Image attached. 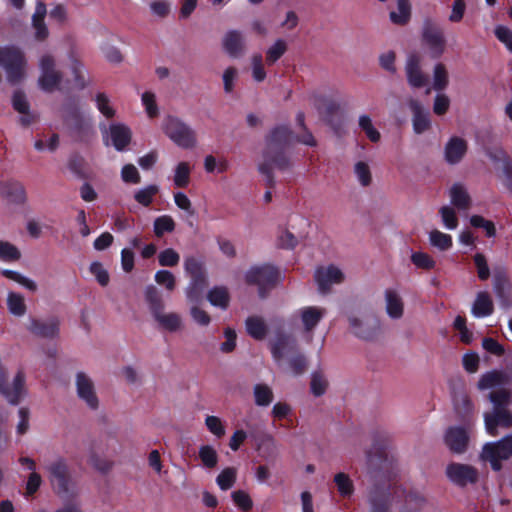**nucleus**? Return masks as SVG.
Masks as SVG:
<instances>
[{
  "label": "nucleus",
  "mask_w": 512,
  "mask_h": 512,
  "mask_svg": "<svg viewBox=\"0 0 512 512\" xmlns=\"http://www.w3.org/2000/svg\"><path fill=\"white\" fill-rule=\"evenodd\" d=\"M40 77L38 79L39 87L46 92L65 89H83L86 84V71L82 64L75 58L70 59V70L73 74L71 86L67 87L62 82L61 75L55 70L54 59L50 55H45L40 59Z\"/></svg>",
  "instance_id": "f257e3e1"
},
{
  "label": "nucleus",
  "mask_w": 512,
  "mask_h": 512,
  "mask_svg": "<svg viewBox=\"0 0 512 512\" xmlns=\"http://www.w3.org/2000/svg\"><path fill=\"white\" fill-rule=\"evenodd\" d=\"M493 405L491 412L484 413L485 429L491 436L497 435V427H512V413L508 409L512 395L508 389H499L489 394Z\"/></svg>",
  "instance_id": "f03ea898"
},
{
  "label": "nucleus",
  "mask_w": 512,
  "mask_h": 512,
  "mask_svg": "<svg viewBox=\"0 0 512 512\" xmlns=\"http://www.w3.org/2000/svg\"><path fill=\"white\" fill-rule=\"evenodd\" d=\"M144 296L148 304L149 311L159 329L170 333H176L183 328L182 317L178 313L165 312L164 302L154 286H147L144 291Z\"/></svg>",
  "instance_id": "7ed1b4c3"
},
{
  "label": "nucleus",
  "mask_w": 512,
  "mask_h": 512,
  "mask_svg": "<svg viewBox=\"0 0 512 512\" xmlns=\"http://www.w3.org/2000/svg\"><path fill=\"white\" fill-rule=\"evenodd\" d=\"M53 491L62 499H72L78 495L75 480L69 472L65 458L56 457L45 466Z\"/></svg>",
  "instance_id": "20e7f679"
},
{
  "label": "nucleus",
  "mask_w": 512,
  "mask_h": 512,
  "mask_svg": "<svg viewBox=\"0 0 512 512\" xmlns=\"http://www.w3.org/2000/svg\"><path fill=\"white\" fill-rule=\"evenodd\" d=\"M296 350V341L284 335H279L271 344L272 356L279 365L285 356H291L287 371L293 376L302 374L307 366L306 358L302 354L294 355Z\"/></svg>",
  "instance_id": "39448f33"
},
{
  "label": "nucleus",
  "mask_w": 512,
  "mask_h": 512,
  "mask_svg": "<svg viewBox=\"0 0 512 512\" xmlns=\"http://www.w3.org/2000/svg\"><path fill=\"white\" fill-rule=\"evenodd\" d=\"M164 134L179 148L194 149L198 144L196 131L175 116H168L162 123Z\"/></svg>",
  "instance_id": "423d86ee"
},
{
  "label": "nucleus",
  "mask_w": 512,
  "mask_h": 512,
  "mask_svg": "<svg viewBox=\"0 0 512 512\" xmlns=\"http://www.w3.org/2000/svg\"><path fill=\"white\" fill-rule=\"evenodd\" d=\"M0 66L12 84L18 83L26 75L27 61L24 53L15 46H0Z\"/></svg>",
  "instance_id": "0eeeda50"
},
{
  "label": "nucleus",
  "mask_w": 512,
  "mask_h": 512,
  "mask_svg": "<svg viewBox=\"0 0 512 512\" xmlns=\"http://www.w3.org/2000/svg\"><path fill=\"white\" fill-rule=\"evenodd\" d=\"M512 456V434H508L498 441L486 443L481 452V459L489 462L494 471L502 468V461Z\"/></svg>",
  "instance_id": "6e6552de"
},
{
  "label": "nucleus",
  "mask_w": 512,
  "mask_h": 512,
  "mask_svg": "<svg viewBox=\"0 0 512 512\" xmlns=\"http://www.w3.org/2000/svg\"><path fill=\"white\" fill-rule=\"evenodd\" d=\"M280 279L281 273L270 264L253 266L245 273L246 282L258 286L261 297H264L265 291L275 285Z\"/></svg>",
  "instance_id": "1a4fd4ad"
},
{
  "label": "nucleus",
  "mask_w": 512,
  "mask_h": 512,
  "mask_svg": "<svg viewBox=\"0 0 512 512\" xmlns=\"http://www.w3.org/2000/svg\"><path fill=\"white\" fill-rule=\"evenodd\" d=\"M350 328L355 336L370 340L380 330V322L377 317L368 314H353L348 318Z\"/></svg>",
  "instance_id": "9d476101"
},
{
  "label": "nucleus",
  "mask_w": 512,
  "mask_h": 512,
  "mask_svg": "<svg viewBox=\"0 0 512 512\" xmlns=\"http://www.w3.org/2000/svg\"><path fill=\"white\" fill-rule=\"evenodd\" d=\"M314 279L321 294L330 291L333 285L341 284L345 280V274L341 268L334 264L320 266L314 272Z\"/></svg>",
  "instance_id": "9b49d317"
},
{
  "label": "nucleus",
  "mask_w": 512,
  "mask_h": 512,
  "mask_svg": "<svg viewBox=\"0 0 512 512\" xmlns=\"http://www.w3.org/2000/svg\"><path fill=\"white\" fill-rule=\"evenodd\" d=\"M75 386L78 398L92 410L99 407V399L96 394L95 384L91 377L83 371L75 375Z\"/></svg>",
  "instance_id": "f8f14e48"
},
{
  "label": "nucleus",
  "mask_w": 512,
  "mask_h": 512,
  "mask_svg": "<svg viewBox=\"0 0 512 512\" xmlns=\"http://www.w3.org/2000/svg\"><path fill=\"white\" fill-rule=\"evenodd\" d=\"M264 161L259 164V171L266 176L267 185H274V179L271 174L273 169L285 170L289 167V159L283 153V149H276L267 156V148L263 153Z\"/></svg>",
  "instance_id": "ddd939ff"
},
{
  "label": "nucleus",
  "mask_w": 512,
  "mask_h": 512,
  "mask_svg": "<svg viewBox=\"0 0 512 512\" xmlns=\"http://www.w3.org/2000/svg\"><path fill=\"white\" fill-rule=\"evenodd\" d=\"M448 479L461 487L468 484H474L478 480V471L471 465L461 463H451L446 468Z\"/></svg>",
  "instance_id": "4468645a"
},
{
  "label": "nucleus",
  "mask_w": 512,
  "mask_h": 512,
  "mask_svg": "<svg viewBox=\"0 0 512 512\" xmlns=\"http://www.w3.org/2000/svg\"><path fill=\"white\" fill-rule=\"evenodd\" d=\"M422 38L432 57L438 58L444 53L446 40L440 28L426 24L422 30Z\"/></svg>",
  "instance_id": "2eb2a0df"
},
{
  "label": "nucleus",
  "mask_w": 512,
  "mask_h": 512,
  "mask_svg": "<svg viewBox=\"0 0 512 512\" xmlns=\"http://www.w3.org/2000/svg\"><path fill=\"white\" fill-rule=\"evenodd\" d=\"M104 139L110 137L112 145L117 151H123L131 140L130 129L122 123H113L107 128L105 125L100 126Z\"/></svg>",
  "instance_id": "dca6fc26"
},
{
  "label": "nucleus",
  "mask_w": 512,
  "mask_h": 512,
  "mask_svg": "<svg viewBox=\"0 0 512 512\" xmlns=\"http://www.w3.org/2000/svg\"><path fill=\"white\" fill-rule=\"evenodd\" d=\"M12 106L20 114L19 123L28 127L39 119V114L32 110L26 95L22 91H15L12 96Z\"/></svg>",
  "instance_id": "f3484780"
},
{
  "label": "nucleus",
  "mask_w": 512,
  "mask_h": 512,
  "mask_svg": "<svg viewBox=\"0 0 512 512\" xmlns=\"http://www.w3.org/2000/svg\"><path fill=\"white\" fill-rule=\"evenodd\" d=\"M12 106L20 114L19 123L28 127L39 119V114L32 110L26 95L22 91H15L12 96Z\"/></svg>",
  "instance_id": "a211bd4d"
},
{
  "label": "nucleus",
  "mask_w": 512,
  "mask_h": 512,
  "mask_svg": "<svg viewBox=\"0 0 512 512\" xmlns=\"http://www.w3.org/2000/svg\"><path fill=\"white\" fill-rule=\"evenodd\" d=\"M0 195L16 205H24L27 202L25 186L16 179L0 181Z\"/></svg>",
  "instance_id": "6ab92c4d"
},
{
  "label": "nucleus",
  "mask_w": 512,
  "mask_h": 512,
  "mask_svg": "<svg viewBox=\"0 0 512 512\" xmlns=\"http://www.w3.org/2000/svg\"><path fill=\"white\" fill-rule=\"evenodd\" d=\"M406 77L409 85L414 88L423 87L427 77L421 69V59L416 54H410L405 65Z\"/></svg>",
  "instance_id": "aec40b11"
},
{
  "label": "nucleus",
  "mask_w": 512,
  "mask_h": 512,
  "mask_svg": "<svg viewBox=\"0 0 512 512\" xmlns=\"http://www.w3.org/2000/svg\"><path fill=\"white\" fill-rule=\"evenodd\" d=\"M28 330L39 337L53 338L58 335L59 321L54 317L43 320L31 318Z\"/></svg>",
  "instance_id": "412c9836"
},
{
  "label": "nucleus",
  "mask_w": 512,
  "mask_h": 512,
  "mask_svg": "<svg viewBox=\"0 0 512 512\" xmlns=\"http://www.w3.org/2000/svg\"><path fill=\"white\" fill-rule=\"evenodd\" d=\"M385 310L387 315L394 320L404 315V301L400 292L395 288H387L384 291Z\"/></svg>",
  "instance_id": "4be33fe9"
},
{
  "label": "nucleus",
  "mask_w": 512,
  "mask_h": 512,
  "mask_svg": "<svg viewBox=\"0 0 512 512\" xmlns=\"http://www.w3.org/2000/svg\"><path fill=\"white\" fill-rule=\"evenodd\" d=\"M298 315L304 331L311 333L326 315V309L319 306H305L298 310Z\"/></svg>",
  "instance_id": "5701e85b"
},
{
  "label": "nucleus",
  "mask_w": 512,
  "mask_h": 512,
  "mask_svg": "<svg viewBox=\"0 0 512 512\" xmlns=\"http://www.w3.org/2000/svg\"><path fill=\"white\" fill-rule=\"evenodd\" d=\"M445 444L457 454L465 452L468 444V434L462 427H450L445 433Z\"/></svg>",
  "instance_id": "b1692460"
},
{
  "label": "nucleus",
  "mask_w": 512,
  "mask_h": 512,
  "mask_svg": "<svg viewBox=\"0 0 512 512\" xmlns=\"http://www.w3.org/2000/svg\"><path fill=\"white\" fill-rule=\"evenodd\" d=\"M467 152V142L454 136L449 139L444 147V158L447 163L454 165L459 163Z\"/></svg>",
  "instance_id": "393cba45"
},
{
  "label": "nucleus",
  "mask_w": 512,
  "mask_h": 512,
  "mask_svg": "<svg viewBox=\"0 0 512 512\" xmlns=\"http://www.w3.org/2000/svg\"><path fill=\"white\" fill-rule=\"evenodd\" d=\"M222 45L225 52L233 58L242 55L245 50V38L238 30H229L223 37Z\"/></svg>",
  "instance_id": "a878e982"
},
{
  "label": "nucleus",
  "mask_w": 512,
  "mask_h": 512,
  "mask_svg": "<svg viewBox=\"0 0 512 512\" xmlns=\"http://www.w3.org/2000/svg\"><path fill=\"white\" fill-rule=\"evenodd\" d=\"M292 133L287 126H278L273 129L268 136L267 142V156L274 150L283 149L291 142Z\"/></svg>",
  "instance_id": "bb28decb"
},
{
  "label": "nucleus",
  "mask_w": 512,
  "mask_h": 512,
  "mask_svg": "<svg viewBox=\"0 0 512 512\" xmlns=\"http://www.w3.org/2000/svg\"><path fill=\"white\" fill-rule=\"evenodd\" d=\"M449 197L451 204L458 210L466 211L471 207L472 199L462 183H454L449 189Z\"/></svg>",
  "instance_id": "cd10ccee"
},
{
  "label": "nucleus",
  "mask_w": 512,
  "mask_h": 512,
  "mask_svg": "<svg viewBox=\"0 0 512 512\" xmlns=\"http://www.w3.org/2000/svg\"><path fill=\"white\" fill-rule=\"evenodd\" d=\"M409 107L413 113V130L417 134L426 131L430 126L429 113L416 100L409 101Z\"/></svg>",
  "instance_id": "c85d7f7f"
},
{
  "label": "nucleus",
  "mask_w": 512,
  "mask_h": 512,
  "mask_svg": "<svg viewBox=\"0 0 512 512\" xmlns=\"http://www.w3.org/2000/svg\"><path fill=\"white\" fill-rule=\"evenodd\" d=\"M508 382L507 375L499 370H492L489 372L484 373L479 381H478V388L480 390H489V389H496L501 388L504 385H506Z\"/></svg>",
  "instance_id": "c756f323"
},
{
  "label": "nucleus",
  "mask_w": 512,
  "mask_h": 512,
  "mask_svg": "<svg viewBox=\"0 0 512 512\" xmlns=\"http://www.w3.org/2000/svg\"><path fill=\"white\" fill-rule=\"evenodd\" d=\"M493 301L487 292H478L471 313L475 318H484L493 313Z\"/></svg>",
  "instance_id": "7c9ffc66"
},
{
  "label": "nucleus",
  "mask_w": 512,
  "mask_h": 512,
  "mask_svg": "<svg viewBox=\"0 0 512 512\" xmlns=\"http://www.w3.org/2000/svg\"><path fill=\"white\" fill-rule=\"evenodd\" d=\"M184 272L190 280H207L204 262L201 258L187 256L184 259Z\"/></svg>",
  "instance_id": "2f4dec72"
},
{
  "label": "nucleus",
  "mask_w": 512,
  "mask_h": 512,
  "mask_svg": "<svg viewBox=\"0 0 512 512\" xmlns=\"http://www.w3.org/2000/svg\"><path fill=\"white\" fill-rule=\"evenodd\" d=\"M46 13L47 10L45 4L38 2L32 16V24L35 29V36L39 40H43L48 36V29L44 23Z\"/></svg>",
  "instance_id": "473e14b6"
},
{
  "label": "nucleus",
  "mask_w": 512,
  "mask_h": 512,
  "mask_svg": "<svg viewBox=\"0 0 512 512\" xmlns=\"http://www.w3.org/2000/svg\"><path fill=\"white\" fill-rule=\"evenodd\" d=\"M192 166L189 162L181 161L173 169V184L178 188H186L190 183Z\"/></svg>",
  "instance_id": "72a5a7b5"
},
{
  "label": "nucleus",
  "mask_w": 512,
  "mask_h": 512,
  "mask_svg": "<svg viewBox=\"0 0 512 512\" xmlns=\"http://www.w3.org/2000/svg\"><path fill=\"white\" fill-rule=\"evenodd\" d=\"M253 397L256 406L268 407L274 400V393L269 385L258 383L253 387Z\"/></svg>",
  "instance_id": "f704fd0d"
},
{
  "label": "nucleus",
  "mask_w": 512,
  "mask_h": 512,
  "mask_svg": "<svg viewBox=\"0 0 512 512\" xmlns=\"http://www.w3.org/2000/svg\"><path fill=\"white\" fill-rule=\"evenodd\" d=\"M7 308L8 311L16 316L22 317L27 311L24 296L20 293L10 291L7 294Z\"/></svg>",
  "instance_id": "c9c22d12"
},
{
  "label": "nucleus",
  "mask_w": 512,
  "mask_h": 512,
  "mask_svg": "<svg viewBox=\"0 0 512 512\" xmlns=\"http://www.w3.org/2000/svg\"><path fill=\"white\" fill-rule=\"evenodd\" d=\"M411 17V5L409 0H397V10L389 14L392 23L397 25L406 24Z\"/></svg>",
  "instance_id": "e433bc0d"
},
{
  "label": "nucleus",
  "mask_w": 512,
  "mask_h": 512,
  "mask_svg": "<svg viewBox=\"0 0 512 512\" xmlns=\"http://www.w3.org/2000/svg\"><path fill=\"white\" fill-rule=\"evenodd\" d=\"M257 449L260 451L263 459L269 460L276 457L278 444L272 435L266 434L260 439Z\"/></svg>",
  "instance_id": "4c0bfd02"
},
{
  "label": "nucleus",
  "mask_w": 512,
  "mask_h": 512,
  "mask_svg": "<svg viewBox=\"0 0 512 512\" xmlns=\"http://www.w3.org/2000/svg\"><path fill=\"white\" fill-rule=\"evenodd\" d=\"M207 298L211 305L221 309H226L230 300L228 290L223 286H215L210 289Z\"/></svg>",
  "instance_id": "58836bf2"
},
{
  "label": "nucleus",
  "mask_w": 512,
  "mask_h": 512,
  "mask_svg": "<svg viewBox=\"0 0 512 512\" xmlns=\"http://www.w3.org/2000/svg\"><path fill=\"white\" fill-rule=\"evenodd\" d=\"M353 172L354 175L358 181V183L363 186L367 187L372 182V173L370 165L367 161L359 160L355 162L353 166Z\"/></svg>",
  "instance_id": "ea45409f"
},
{
  "label": "nucleus",
  "mask_w": 512,
  "mask_h": 512,
  "mask_svg": "<svg viewBox=\"0 0 512 512\" xmlns=\"http://www.w3.org/2000/svg\"><path fill=\"white\" fill-rule=\"evenodd\" d=\"M1 273L8 279L18 283L30 292H35L38 288L37 283L33 279L21 274L18 271L3 269Z\"/></svg>",
  "instance_id": "a19ab883"
},
{
  "label": "nucleus",
  "mask_w": 512,
  "mask_h": 512,
  "mask_svg": "<svg viewBox=\"0 0 512 512\" xmlns=\"http://www.w3.org/2000/svg\"><path fill=\"white\" fill-rule=\"evenodd\" d=\"M206 283L207 280H190L185 289L186 298L190 303L197 304L202 299Z\"/></svg>",
  "instance_id": "79ce46f5"
},
{
  "label": "nucleus",
  "mask_w": 512,
  "mask_h": 512,
  "mask_svg": "<svg viewBox=\"0 0 512 512\" xmlns=\"http://www.w3.org/2000/svg\"><path fill=\"white\" fill-rule=\"evenodd\" d=\"M449 84L448 71L444 64L437 63L433 69V89L443 91Z\"/></svg>",
  "instance_id": "37998d69"
},
{
  "label": "nucleus",
  "mask_w": 512,
  "mask_h": 512,
  "mask_svg": "<svg viewBox=\"0 0 512 512\" xmlns=\"http://www.w3.org/2000/svg\"><path fill=\"white\" fill-rule=\"evenodd\" d=\"M429 243L440 251H446L452 247L453 241L449 234L433 230L429 233Z\"/></svg>",
  "instance_id": "c03bdc74"
},
{
  "label": "nucleus",
  "mask_w": 512,
  "mask_h": 512,
  "mask_svg": "<svg viewBox=\"0 0 512 512\" xmlns=\"http://www.w3.org/2000/svg\"><path fill=\"white\" fill-rule=\"evenodd\" d=\"M287 51L285 40L279 38L266 51V62L269 65L277 62Z\"/></svg>",
  "instance_id": "a18cd8bd"
},
{
  "label": "nucleus",
  "mask_w": 512,
  "mask_h": 512,
  "mask_svg": "<svg viewBox=\"0 0 512 512\" xmlns=\"http://www.w3.org/2000/svg\"><path fill=\"white\" fill-rule=\"evenodd\" d=\"M21 258L20 250L8 241H0V261L2 262H16Z\"/></svg>",
  "instance_id": "49530a36"
},
{
  "label": "nucleus",
  "mask_w": 512,
  "mask_h": 512,
  "mask_svg": "<svg viewBox=\"0 0 512 512\" xmlns=\"http://www.w3.org/2000/svg\"><path fill=\"white\" fill-rule=\"evenodd\" d=\"M328 387V380L320 371L311 374L310 389L314 396L319 397L325 394Z\"/></svg>",
  "instance_id": "de8ad7c7"
},
{
  "label": "nucleus",
  "mask_w": 512,
  "mask_h": 512,
  "mask_svg": "<svg viewBox=\"0 0 512 512\" xmlns=\"http://www.w3.org/2000/svg\"><path fill=\"white\" fill-rule=\"evenodd\" d=\"M158 191L159 187L157 185H147L135 192L134 199L143 206H149Z\"/></svg>",
  "instance_id": "09e8293b"
},
{
  "label": "nucleus",
  "mask_w": 512,
  "mask_h": 512,
  "mask_svg": "<svg viewBox=\"0 0 512 512\" xmlns=\"http://www.w3.org/2000/svg\"><path fill=\"white\" fill-rule=\"evenodd\" d=\"M237 471L235 468L228 467L223 469L216 478V483L221 490L230 489L236 482Z\"/></svg>",
  "instance_id": "8fccbe9b"
},
{
  "label": "nucleus",
  "mask_w": 512,
  "mask_h": 512,
  "mask_svg": "<svg viewBox=\"0 0 512 512\" xmlns=\"http://www.w3.org/2000/svg\"><path fill=\"white\" fill-rule=\"evenodd\" d=\"M246 329L250 336L255 339H262L266 334V326L262 319L250 317L246 320Z\"/></svg>",
  "instance_id": "3c124183"
},
{
  "label": "nucleus",
  "mask_w": 512,
  "mask_h": 512,
  "mask_svg": "<svg viewBox=\"0 0 512 512\" xmlns=\"http://www.w3.org/2000/svg\"><path fill=\"white\" fill-rule=\"evenodd\" d=\"M439 214L446 229L455 230L458 227V217L453 207L445 205L440 208Z\"/></svg>",
  "instance_id": "603ef678"
},
{
  "label": "nucleus",
  "mask_w": 512,
  "mask_h": 512,
  "mask_svg": "<svg viewBox=\"0 0 512 512\" xmlns=\"http://www.w3.org/2000/svg\"><path fill=\"white\" fill-rule=\"evenodd\" d=\"M334 482L341 496L348 497L352 495L354 491V486L352 480L347 474L342 472L337 473L334 476Z\"/></svg>",
  "instance_id": "864d4df0"
},
{
  "label": "nucleus",
  "mask_w": 512,
  "mask_h": 512,
  "mask_svg": "<svg viewBox=\"0 0 512 512\" xmlns=\"http://www.w3.org/2000/svg\"><path fill=\"white\" fill-rule=\"evenodd\" d=\"M154 233L160 237L164 233L172 232L175 229V222L169 215L157 217L154 220Z\"/></svg>",
  "instance_id": "5fc2aeb1"
},
{
  "label": "nucleus",
  "mask_w": 512,
  "mask_h": 512,
  "mask_svg": "<svg viewBox=\"0 0 512 512\" xmlns=\"http://www.w3.org/2000/svg\"><path fill=\"white\" fill-rule=\"evenodd\" d=\"M359 127L365 132L368 139L372 142H378L380 140L379 131L373 126L372 119L370 116L363 114L359 117Z\"/></svg>",
  "instance_id": "6e6d98bb"
},
{
  "label": "nucleus",
  "mask_w": 512,
  "mask_h": 512,
  "mask_svg": "<svg viewBox=\"0 0 512 512\" xmlns=\"http://www.w3.org/2000/svg\"><path fill=\"white\" fill-rule=\"evenodd\" d=\"M470 224L475 228L483 229L485 235L489 238L496 236V228L494 223L480 215H472L470 217Z\"/></svg>",
  "instance_id": "4d7b16f0"
},
{
  "label": "nucleus",
  "mask_w": 512,
  "mask_h": 512,
  "mask_svg": "<svg viewBox=\"0 0 512 512\" xmlns=\"http://www.w3.org/2000/svg\"><path fill=\"white\" fill-rule=\"evenodd\" d=\"M95 105L99 112L106 118H112L115 115V109L111 105L109 97L105 93H97L95 96Z\"/></svg>",
  "instance_id": "13d9d810"
},
{
  "label": "nucleus",
  "mask_w": 512,
  "mask_h": 512,
  "mask_svg": "<svg viewBox=\"0 0 512 512\" xmlns=\"http://www.w3.org/2000/svg\"><path fill=\"white\" fill-rule=\"evenodd\" d=\"M412 263L419 269L431 270L435 267V260L425 252L417 251L411 255Z\"/></svg>",
  "instance_id": "bf43d9fd"
},
{
  "label": "nucleus",
  "mask_w": 512,
  "mask_h": 512,
  "mask_svg": "<svg viewBox=\"0 0 512 512\" xmlns=\"http://www.w3.org/2000/svg\"><path fill=\"white\" fill-rule=\"evenodd\" d=\"M199 457L203 465L207 468H213L217 465L218 455L216 450L212 446H201L199 449Z\"/></svg>",
  "instance_id": "052dcab7"
},
{
  "label": "nucleus",
  "mask_w": 512,
  "mask_h": 512,
  "mask_svg": "<svg viewBox=\"0 0 512 512\" xmlns=\"http://www.w3.org/2000/svg\"><path fill=\"white\" fill-rule=\"evenodd\" d=\"M158 261L161 266L174 267L179 263L180 255L173 248H166L158 254Z\"/></svg>",
  "instance_id": "680f3d73"
},
{
  "label": "nucleus",
  "mask_w": 512,
  "mask_h": 512,
  "mask_svg": "<svg viewBox=\"0 0 512 512\" xmlns=\"http://www.w3.org/2000/svg\"><path fill=\"white\" fill-rule=\"evenodd\" d=\"M229 167L228 161L225 159L217 160L214 156L208 155L204 159V168L208 173L225 172Z\"/></svg>",
  "instance_id": "e2e57ef3"
},
{
  "label": "nucleus",
  "mask_w": 512,
  "mask_h": 512,
  "mask_svg": "<svg viewBox=\"0 0 512 512\" xmlns=\"http://www.w3.org/2000/svg\"><path fill=\"white\" fill-rule=\"evenodd\" d=\"M89 270L101 286L108 285L110 276L107 269L103 266L102 263L98 261L92 262L90 264Z\"/></svg>",
  "instance_id": "0e129e2a"
},
{
  "label": "nucleus",
  "mask_w": 512,
  "mask_h": 512,
  "mask_svg": "<svg viewBox=\"0 0 512 512\" xmlns=\"http://www.w3.org/2000/svg\"><path fill=\"white\" fill-rule=\"evenodd\" d=\"M155 281L164 286L168 291H173L176 286V278L169 270H158L154 276Z\"/></svg>",
  "instance_id": "69168bd1"
},
{
  "label": "nucleus",
  "mask_w": 512,
  "mask_h": 512,
  "mask_svg": "<svg viewBox=\"0 0 512 512\" xmlns=\"http://www.w3.org/2000/svg\"><path fill=\"white\" fill-rule=\"evenodd\" d=\"M252 77L256 82H262L266 78V71L263 65L261 54H255L251 58Z\"/></svg>",
  "instance_id": "338daca9"
},
{
  "label": "nucleus",
  "mask_w": 512,
  "mask_h": 512,
  "mask_svg": "<svg viewBox=\"0 0 512 512\" xmlns=\"http://www.w3.org/2000/svg\"><path fill=\"white\" fill-rule=\"evenodd\" d=\"M473 259L477 270L478 278L482 281L487 280L490 276V269L485 255L482 253H476Z\"/></svg>",
  "instance_id": "774afa93"
}]
</instances>
